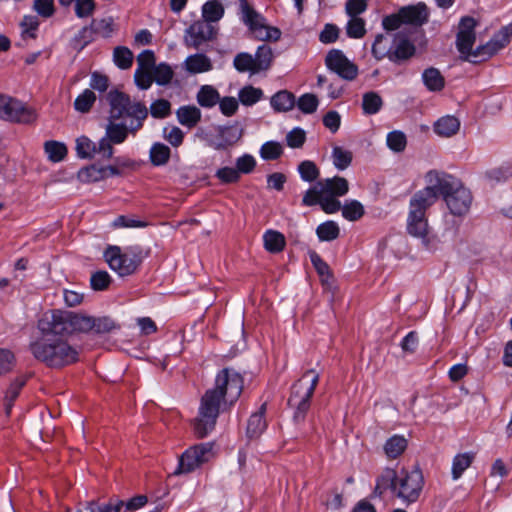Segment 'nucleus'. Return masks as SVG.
<instances>
[{
    "mask_svg": "<svg viewBox=\"0 0 512 512\" xmlns=\"http://www.w3.org/2000/svg\"><path fill=\"white\" fill-rule=\"evenodd\" d=\"M244 379L237 371L224 368L216 375L215 387L205 392L201 399L200 416H218L230 413L240 398Z\"/></svg>",
    "mask_w": 512,
    "mask_h": 512,
    "instance_id": "nucleus-1",
    "label": "nucleus"
},
{
    "mask_svg": "<svg viewBox=\"0 0 512 512\" xmlns=\"http://www.w3.org/2000/svg\"><path fill=\"white\" fill-rule=\"evenodd\" d=\"M424 477L419 468L402 469L400 472L385 468L376 479L375 494L382 496L385 492L409 506L416 503L424 487Z\"/></svg>",
    "mask_w": 512,
    "mask_h": 512,
    "instance_id": "nucleus-2",
    "label": "nucleus"
},
{
    "mask_svg": "<svg viewBox=\"0 0 512 512\" xmlns=\"http://www.w3.org/2000/svg\"><path fill=\"white\" fill-rule=\"evenodd\" d=\"M33 356L52 368H61L78 361L79 351L63 338H42L30 344Z\"/></svg>",
    "mask_w": 512,
    "mask_h": 512,
    "instance_id": "nucleus-3",
    "label": "nucleus"
},
{
    "mask_svg": "<svg viewBox=\"0 0 512 512\" xmlns=\"http://www.w3.org/2000/svg\"><path fill=\"white\" fill-rule=\"evenodd\" d=\"M440 196L454 216L466 215L472 205L473 196L468 188L454 176L439 171Z\"/></svg>",
    "mask_w": 512,
    "mask_h": 512,
    "instance_id": "nucleus-4",
    "label": "nucleus"
},
{
    "mask_svg": "<svg viewBox=\"0 0 512 512\" xmlns=\"http://www.w3.org/2000/svg\"><path fill=\"white\" fill-rule=\"evenodd\" d=\"M143 126V122L131 121L129 125L118 123L116 120L109 118L105 127V136L98 142V151L100 157L109 160L113 157V145L122 144L127 139L129 133L135 135Z\"/></svg>",
    "mask_w": 512,
    "mask_h": 512,
    "instance_id": "nucleus-5",
    "label": "nucleus"
},
{
    "mask_svg": "<svg viewBox=\"0 0 512 512\" xmlns=\"http://www.w3.org/2000/svg\"><path fill=\"white\" fill-rule=\"evenodd\" d=\"M318 382L319 374L314 369H309L294 383L288 399V405L296 414H306L309 412L310 399Z\"/></svg>",
    "mask_w": 512,
    "mask_h": 512,
    "instance_id": "nucleus-6",
    "label": "nucleus"
},
{
    "mask_svg": "<svg viewBox=\"0 0 512 512\" xmlns=\"http://www.w3.org/2000/svg\"><path fill=\"white\" fill-rule=\"evenodd\" d=\"M110 104V117L119 120L124 116L134 118L133 121L144 122L148 116V109L140 102H132L130 97L118 90H112L107 95Z\"/></svg>",
    "mask_w": 512,
    "mask_h": 512,
    "instance_id": "nucleus-7",
    "label": "nucleus"
},
{
    "mask_svg": "<svg viewBox=\"0 0 512 512\" xmlns=\"http://www.w3.org/2000/svg\"><path fill=\"white\" fill-rule=\"evenodd\" d=\"M427 186L417 191L410 199L409 209L426 214L440 196L439 171L430 170L425 175Z\"/></svg>",
    "mask_w": 512,
    "mask_h": 512,
    "instance_id": "nucleus-8",
    "label": "nucleus"
},
{
    "mask_svg": "<svg viewBox=\"0 0 512 512\" xmlns=\"http://www.w3.org/2000/svg\"><path fill=\"white\" fill-rule=\"evenodd\" d=\"M240 8L243 22L260 40H278L281 32L278 28L266 25L265 19L256 12L246 0H240Z\"/></svg>",
    "mask_w": 512,
    "mask_h": 512,
    "instance_id": "nucleus-9",
    "label": "nucleus"
},
{
    "mask_svg": "<svg viewBox=\"0 0 512 512\" xmlns=\"http://www.w3.org/2000/svg\"><path fill=\"white\" fill-rule=\"evenodd\" d=\"M0 118L11 122L30 124L35 121L36 113L21 101L0 94Z\"/></svg>",
    "mask_w": 512,
    "mask_h": 512,
    "instance_id": "nucleus-10",
    "label": "nucleus"
},
{
    "mask_svg": "<svg viewBox=\"0 0 512 512\" xmlns=\"http://www.w3.org/2000/svg\"><path fill=\"white\" fill-rule=\"evenodd\" d=\"M214 457L213 443H200L188 448L179 459L178 471L190 473Z\"/></svg>",
    "mask_w": 512,
    "mask_h": 512,
    "instance_id": "nucleus-11",
    "label": "nucleus"
},
{
    "mask_svg": "<svg viewBox=\"0 0 512 512\" xmlns=\"http://www.w3.org/2000/svg\"><path fill=\"white\" fill-rule=\"evenodd\" d=\"M104 258L109 267L122 277L133 274L140 263L139 259L123 253L118 246H109L104 252Z\"/></svg>",
    "mask_w": 512,
    "mask_h": 512,
    "instance_id": "nucleus-12",
    "label": "nucleus"
},
{
    "mask_svg": "<svg viewBox=\"0 0 512 512\" xmlns=\"http://www.w3.org/2000/svg\"><path fill=\"white\" fill-rule=\"evenodd\" d=\"M326 67L347 81H353L358 76V67L350 61L341 50L332 49L325 58Z\"/></svg>",
    "mask_w": 512,
    "mask_h": 512,
    "instance_id": "nucleus-13",
    "label": "nucleus"
},
{
    "mask_svg": "<svg viewBox=\"0 0 512 512\" xmlns=\"http://www.w3.org/2000/svg\"><path fill=\"white\" fill-rule=\"evenodd\" d=\"M69 311L54 310L38 322V328L43 334L65 335L70 334Z\"/></svg>",
    "mask_w": 512,
    "mask_h": 512,
    "instance_id": "nucleus-14",
    "label": "nucleus"
},
{
    "mask_svg": "<svg viewBox=\"0 0 512 512\" xmlns=\"http://www.w3.org/2000/svg\"><path fill=\"white\" fill-rule=\"evenodd\" d=\"M475 27L476 21L472 17L466 16L460 20L456 47L464 61H467L468 57H472L474 51L472 47L476 40Z\"/></svg>",
    "mask_w": 512,
    "mask_h": 512,
    "instance_id": "nucleus-15",
    "label": "nucleus"
},
{
    "mask_svg": "<svg viewBox=\"0 0 512 512\" xmlns=\"http://www.w3.org/2000/svg\"><path fill=\"white\" fill-rule=\"evenodd\" d=\"M407 231L411 236L420 238L428 250L436 249V240L430 235L426 214L409 209Z\"/></svg>",
    "mask_w": 512,
    "mask_h": 512,
    "instance_id": "nucleus-16",
    "label": "nucleus"
},
{
    "mask_svg": "<svg viewBox=\"0 0 512 512\" xmlns=\"http://www.w3.org/2000/svg\"><path fill=\"white\" fill-rule=\"evenodd\" d=\"M215 31L211 24L196 21L185 31L184 43L189 48L199 49V47L214 37Z\"/></svg>",
    "mask_w": 512,
    "mask_h": 512,
    "instance_id": "nucleus-17",
    "label": "nucleus"
},
{
    "mask_svg": "<svg viewBox=\"0 0 512 512\" xmlns=\"http://www.w3.org/2000/svg\"><path fill=\"white\" fill-rule=\"evenodd\" d=\"M305 206H313L319 204L322 210L328 214L335 213L341 209V203L336 197L324 194L314 188H310L302 199Z\"/></svg>",
    "mask_w": 512,
    "mask_h": 512,
    "instance_id": "nucleus-18",
    "label": "nucleus"
},
{
    "mask_svg": "<svg viewBox=\"0 0 512 512\" xmlns=\"http://www.w3.org/2000/svg\"><path fill=\"white\" fill-rule=\"evenodd\" d=\"M416 48L412 42L405 37L396 35L393 46L390 47L388 59L394 63L408 60L415 54Z\"/></svg>",
    "mask_w": 512,
    "mask_h": 512,
    "instance_id": "nucleus-19",
    "label": "nucleus"
},
{
    "mask_svg": "<svg viewBox=\"0 0 512 512\" xmlns=\"http://www.w3.org/2000/svg\"><path fill=\"white\" fill-rule=\"evenodd\" d=\"M312 188L333 197H340L344 196L348 192L349 185L345 178L336 176L334 178H327L323 181H319Z\"/></svg>",
    "mask_w": 512,
    "mask_h": 512,
    "instance_id": "nucleus-20",
    "label": "nucleus"
},
{
    "mask_svg": "<svg viewBox=\"0 0 512 512\" xmlns=\"http://www.w3.org/2000/svg\"><path fill=\"white\" fill-rule=\"evenodd\" d=\"M399 11L404 24L421 26L428 19L426 6L421 3L417 5L402 7Z\"/></svg>",
    "mask_w": 512,
    "mask_h": 512,
    "instance_id": "nucleus-21",
    "label": "nucleus"
},
{
    "mask_svg": "<svg viewBox=\"0 0 512 512\" xmlns=\"http://www.w3.org/2000/svg\"><path fill=\"white\" fill-rule=\"evenodd\" d=\"M183 68L190 74L209 72L213 68L211 59L202 53L188 56L183 62Z\"/></svg>",
    "mask_w": 512,
    "mask_h": 512,
    "instance_id": "nucleus-22",
    "label": "nucleus"
},
{
    "mask_svg": "<svg viewBox=\"0 0 512 512\" xmlns=\"http://www.w3.org/2000/svg\"><path fill=\"white\" fill-rule=\"evenodd\" d=\"M124 501L111 498L107 503L99 504L95 501L80 504L74 511L69 512H121Z\"/></svg>",
    "mask_w": 512,
    "mask_h": 512,
    "instance_id": "nucleus-23",
    "label": "nucleus"
},
{
    "mask_svg": "<svg viewBox=\"0 0 512 512\" xmlns=\"http://www.w3.org/2000/svg\"><path fill=\"white\" fill-rule=\"evenodd\" d=\"M201 111L193 105L181 106L176 111L178 122L188 128L195 127L201 120Z\"/></svg>",
    "mask_w": 512,
    "mask_h": 512,
    "instance_id": "nucleus-24",
    "label": "nucleus"
},
{
    "mask_svg": "<svg viewBox=\"0 0 512 512\" xmlns=\"http://www.w3.org/2000/svg\"><path fill=\"white\" fill-rule=\"evenodd\" d=\"M459 128L460 121L454 116L442 117L434 124V132L441 137H451L459 131Z\"/></svg>",
    "mask_w": 512,
    "mask_h": 512,
    "instance_id": "nucleus-25",
    "label": "nucleus"
},
{
    "mask_svg": "<svg viewBox=\"0 0 512 512\" xmlns=\"http://www.w3.org/2000/svg\"><path fill=\"white\" fill-rule=\"evenodd\" d=\"M475 454L473 452L458 453L452 460L451 475L453 480H458L462 477L467 468L470 467Z\"/></svg>",
    "mask_w": 512,
    "mask_h": 512,
    "instance_id": "nucleus-26",
    "label": "nucleus"
},
{
    "mask_svg": "<svg viewBox=\"0 0 512 512\" xmlns=\"http://www.w3.org/2000/svg\"><path fill=\"white\" fill-rule=\"evenodd\" d=\"M69 322H71L70 334L74 332L92 331L94 325V317L69 311Z\"/></svg>",
    "mask_w": 512,
    "mask_h": 512,
    "instance_id": "nucleus-27",
    "label": "nucleus"
},
{
    "mask_svg": "<svg viewBox=\"0 0 512 512\" xmlns=\"http://www.w3.org/2000/svg\"><path fill=\"white\" fill-rule=\"evenodd\" d=\"M296 104L295 96L286 90L279 91L271 98V106L277 112L291 110Z\"/></svg>",
    "mask_w": 512,
    "mask_h": 512,
    "instance_id": "nucleus-28",
    "label": "nucleus"
},
{
    "mask_svg": "<svg viewBox=\"0 0 512 512\" xmlns=\"http://www.w3.org/2000/svg\"><path fill=\"white\" fill-rule=\"evenodd\" d=\"M253 57L258 73L268 70L273 62V50L267 44L260 45Z\"/></svg>",
    "mask_w": 512,
    "mask_h": 512,
    "instance_id": "nucleus-29",
    "label": "nucleus"
},
{
    "mask_svg": "<svg viewBox=\"0 0 512 512\" xmlns=\"http://www.w3.org/2000/svg\"><path fill=\"white\" fill-rule=\"evenodd\" d=\"M422 79L425 86L430 91H440L444 88V77L436 68L430 67L428 69H425L422 74Z\"/></svg>",
    "mask_w": 512,
    "mask_h": 512,
    "instance_id": "nucleus-30",
    "label": "nucleus"
},
{
    "mask_svg": "<svg viewBox=\"0 0 512 512\" xmlns=\"http://www.w3.org/2000/svg\"><path fill=\"white\" fill-rule=\"evenodd\" d=\"M224 15V7L217 0L207 1L202 7L203 22L211 24L219 21Z\"/></svg>",
    "mask_w": 512,
    "mask_h": 512,
    "instance_id": "nucleus-31",
    "label": "nucleus"
},
{
    "mask_svg": "<svg viewBox=\"0 0 512 512\" xmlns=\"http://www.w3.org/2000/svg\"><path fill=\"white\" fill-rule=\"evenodd\" d=\"M76 152L78 157L83 159L93 158L95 155L100 156V152L98 151V143L93 142L86 136L77 138Z\"/></svg>",
    "mask_w": 512,
    "mask_h": 512,
    "instance_id": "nucleus-32",
    "label": "nucleus"
},
{
    "mask_svg": "<svg viewBox=\"0 0 512 512\" xmlns=\"http://www.w3.org/2000/svg\"><path fill=\"white\" fill-rule=\"evenodd\" d=\"M170 156V148L163 143H154L150 148L149 157L154 166H163L167 164Z\"/></svg>",
    "mask_w": 512,
    "mask_h": 512,
    "instance_id": "nucleus-33",
    "label": "nucleus"
},
{
    "mask_svg": "<svg viewBox=\"0 0 512 512\" xmlns=\"http://www.w3.org/2000/svg\"><path fill=\"white\" fill-rule=\"evenodd\" d=\"M264 247L271 253L281 252L285 247V237L278 231L268 230L264 236Z\"/></svg>",
    "mask_w": 512,
    "mask_h": 512,
    "instance_id": "nucleus-34",
    "label": "nucleus"
},
{
    "mask_svg": "<svg viewBox=\"0 0 512 512\" xmlns=\"http://www.w3.org/2000/svg\"><path fill=\"white\" fill-rule=\"evenodd\" d=\"M500 49L497 47V45L494 43V41L491 39L489 42H487L484 45L478 46L472 54V57H468L467 61L471 63H478L481 61H485L495 55Z\"/></svg>",
    "mask_w": 512,
    "mask_h": 512,
    "instance_id": "nucleus-35",
    "label": "nucleus"
},
{
    "mask_svg": "<svg viewBox=\"0 0 512 512\" xmlns=\"http://www.w3.org/2000/svg\"><path fill=\"white\" fill-rule=\"evenodd\" d=\"M406 447V438L400 435H394L386 441L384 451L389 458L394 459L401 455L405 451Z\"/></svg>",
    "mask_w": 512,
    "mask_h": 512,
    "instance_id": "nucleus-36",
    "label": "nucleus"
},
{
    "mask_svg": "<svg viewBox=\"0 0 512 512\" xmlns=\"http://www.w3.org/2000/svg\"><path fill=\"white\" fill-rule=\"evenodd\" d=\"M219 96L218 91L214 87L204 85L197 93V102L202 107L211 108L218 103Z\"/></svg>",
    "mask_w": 512,
    "mask_h": 512,
    "instance_id": "nucleus-37",
    "label": "nucleus"
},
{
    "mask_svg": "<svg viewBox=\"0 0 512 512\" xmlns=\"http://www.w3.org/2000/svg\"><path fill=\"white\" fill-rule=\"evenodd\" d=\"M190 426L199 438L208 436L216 426V418H192Z\"/></svg>",
    "mask_w": 512,
    "mask_h": 512,
    "instance_id": "nucleus-38",
    "label": "nucleus"
},
{
    "mask_svg": "<svg viewBox=\"0 0 512 512\" xmlns=\"http://www.w3.org/2000/svg\"><path fill=\"white\" fill-rule=\"evenodd\" d=\"M44 150L47 157L52 162H60L67 155V147L64 143L50 140L44 143Z\"/></svg>",
    "mask_w": 512,
    "mask_h": 512,
    "instance_id": "nucleus-39",
    "label": "nucleus"
},
{
    "mask_svg": "<svg viewBox=\"0 0 512 512\" xmlns=\"http://www.w3.org/2000/svg\"><path fill=\"white\" fill-rule=\"evenodd\" d=\"M383 106V100L376 92H367L362 98V109L365 114L373 115L380 111Z\"/></svg>",
    "mask_w": 512,
    "mask_h": 512,
    "instance_id": "nucleus-40",
    "label": "nucleus"
},
{
    "mask_svg": "<svg viewBox=\"0 0 512 512\" xmlns=\"http://www.w3.org/2000/svg\"><path fill=\"white\" fill-rule=\"evenodd\" d=\"M235 69L241 73L249 72L251 74H257V68L255 66L254 57L246 52L239 53L233 60Z\"/></svg>",
    "mask_w": 512,
    "mask_h": 512,
    "instance_id": "nucleus-41",
    "label": "nucleus"
},
{
    "mask_svg": "<svg viewBox=\"0 0 512 512\" xmlns=\"http://www.w3.org/2000/svg\"><path fill=\"white\" fill-rule=\"evenodd\" d=\"M134 55L132 51L125 46H118L113 51L114 63L123 70L132 66Z\"/></svg>",
    "mask_w": 512,
    "mask_h": 512,
    "instance_id": "nucleus-42",
    "label": "nucleus"
},
{
    "mask_svg": "<svg viewBox=\"0 0 512 512\" xmlns=\"http://www.w3.org/2000/svg\"><path fill=\"white\" fill-rule=\"evenodd\" d=\"M238 97L243 105L251 106L263 97V91L260 88L247 85L239 91Z\"/></svg>",
    "mask_w": 512,
    "mask_h": 512,
    "instance_id": "nucleus-43",
    "label": "nucleus"
},
{
    "mask_svg": "<svg viewBox=\"0 0 512 512\" xmlns=\"http://www.w3.org/2000/svg\"><path fill=\"white\" fill-rule=\"evenodd\" d=\"M342 215L349 221H357L364 215V207L357 200H350L341 207Z\"/></svg>",
    "mask_w": 512,
    "mask_h": 512,
    "instance_id": "nucleus-44",
    "label": "nucleus"
},
{
    "mask_svg": "<svg viewBox=\"0 0 512 512\" xmlns=\"http://www.w3.org/2000/svg\"><path fill=\"white\" fill-rule=\"evenodd\" d=\"M339 226L334 221H327L317 227L316 233L321 241H332L339 236Z\"/></svg>",
    "mask_w": 512,
    "mask_h": 512,
    "instance_id": "nucleus-45",
    "label": "nucleus"
},
{
    "mask_svg": "<svg viewBox=\"0 0 512 512\" xmlns=\"http://www.w3.org/2000/svg\"><path fill=\"white\" fill-rule=\"evenodd\" d=\"M78 178L82 182H97L105 179L103 167L91 165L82 168L78 172Z\"/></svg>",
    "mask_w": 512,
    "mask_h": 512,
    "instance_id": "nucleus-46",
    "label": "nucleus"
},
{
    "mask_svg": "<svg viewBox=\"0 0 512 512\" xmlns=\"http://www.w3.org/2000/svg\"><path fill=\"white\" fill-rule=\"evenodd\" d=\"M333 164L339 170L346 169L352 162V152L336 146L332 151Z\"/></svg>",
    "mask_w": 512,
    "mask_h": 512,
    "instance_id": "nucleus-47",
    "label": "nucleus"
},
{
    "mask_svg": "<svg viewBox=\"0 0 512 512\" xmlns=\"http://www.w3.org/2000/svg\"><path fill=\"white\" fill-rule=\"evenodd\" d=\"M346 33L350 38H362L366 34L365 21L361 17L349 16Z\"/></svg>",
    "mask_w": 512,
    "mask_h": 512,
    "instance_id": "nucleus-48",
    "label": "nucleus"
},
{
    "mask_svg": "<svg viewBox=\"0 0 512 512\" xmlns=\"http://www.w3.org/2000/svg\"><path fill=\"white\" fill-rule=\"evenodd\" d=\"M96 100V96L93 91L86 89L84 90L75 100L74 107L81 113L88 112Z\"/></svg>",
    "mask_w": 512,
    "mask_h": 512,
    "instance_id": "nucleus-49",
    "label": "nucleus"
},
{
    "mask_svg": "<svg viewBox=\"0 0 512 512\" xmlns=\"http://www.w3.org/2000/svg\"><path fill=\"white\" fill-rule=\"evenodd\" d=\"M26 380L24 378H18L11 383L5 396V412L6 414L11 413L12 402L18 397L20 390L25 385Z\"/></svg>",
    "mask_w": 512,
    "mask_h": 512,
    "instance_id": "nucleus-50",
    "label": "nucleus"
},
{
    "mask_svg": "<svg viewBox=\"0 0 512 512\" xmlns=\"http://www.w3.org/2000/svg\"><path fill=\"white\" fill-rule=\"evenodd\" d=\"M301 178L306 182H313L319 176V169L313 161L305 160L298 166Z\"/></svg>",
    "mask_w": 512,
    "mask_h": 512,
    "instance_id": "nucleus-51",
    "label": "nucleus"
},
{
    "mask_svg": "<svg viewBox=\"0 0 512 512\" xmlns=\"http://www.w3.org/2000/svg\"><path fill=\"white\" fill-rule=\"evenodd\" d=\"M283 153L280 143L275 141H268L264 143L260 149V155L264 160L278 159Z\"/></svg>",
    "mask_w": 512,
    "mask_h": 512,
    "instance_id": "nucleus-52",
    "label": "nucleus"
},
{
    "mask_svg": "<svg viewBox=\"0 0 512 512\" xmlns=\"http://www.w3.org/2000/svg\"><path fill=\"white\" fill-rule=\"evenodd\" d=\"M90 26L93 29V33L106 38L113 32V19L111 17L94 19Z\"/></svg>",
    "mask_w": 512,
    "mask_h": 512,
    "instance_id": "nucleus-53",
    "label": "nucleus"
},
{
    "mask_svg": "<svg viewBox=\"0 0 512 512\" xmlns=\"http://www.w3.org/2000/svg\"><path fill=\"white\" fill-rule=\"evenodd\" d=\"M153 79L160 85L168 84L172 77L173 71L171 67L165 63H160L152 70Z\"/></svg>",
    "mask_w": 512,
    "mask_h": 512,
    "instance_id": "nucleus-54",
    "label": "nucleus"
},
{
    "mask_svg": "<svg viewBox=\"0 0 512 512\" xmlns=\"http://www.w3.org/2000/svg\"><path fill=\"white\" fill-rule=\"evenodd\" d=\"M111 283V277L108 272L100 270L91 275L90 285L95 291L106 290Z\"/></svg>",
    "mask_w": 512,
    "mask_h": 512,
    "instance_id": "nucleus-55",
    "label": "nucleus"
},
{
    "mask_svg": "<svg viewBox=\"0 0 512 512\" xmlns=\"http://www.w3.org/2000/svg\"><path fill=\"white\" fill-rule=\"evenodd\" d=\"M318 103L316 95L311 93L302 95L296 102L298 108L305 114L314 113L317 110Z\"/></svg>",
    "mask_w": 512,
    "mask_h": 512,
    "instance_id": "nucleus-56",
    "label": "nucleus"
},
{
    "mask_svg": "<svg viewBox=\"0 0 512 512\" xmlns=\"http://www.w3.org/2000/svg\"><path fill=\"white\" fill-rule=\"evenodd\" d=\"M406 136L401 131H392L387 135V145L394 152H402L406 147Z\"/></svg>",
    "mask_w": 512,
    "mask_h": 512,
    "instance_id": "nucleus-57",
    "label": "nucleus"
},
{
    "mask_svg": "<svg viewBox=\"0 0 512 512\" xmlns=\"http://www.w3.org/2000/svg\"><path fill=\"white\" fill-rule=\"evenodd\" d=\"M265 418H249L246 426V434L250 439L257 438L266 429Z\"/></svg>",
    "mask_w": 512,
    "mask_h": 512,
    "instance_id": "nucleus-58",
    "label": "nucleus"
},
{
    "mask_svg": "<svg viewBox=\"0 0 512 512\" xmlns=\"http://www.w3.org/2000/svg\"><path fill=\"white\" fill-rule=\"evenodd\" d=\"M74 4L75 14L78 18H88L95 11L94 0H77Z\"/></svg>",
    "mask_w": 512,
    "mask_h": 512,
    "instance_id": "nucleus-59",
    "label": "nucleus"
},
{
    "mask_svg": "<svg viewBox=\"0 0 512 512\" xmlns=\"http://www.w3.org/2000/svg\"><path fill=\"white\" fill-rule=\"evenodd\" d=\"M93 29L91 26L83 27L78 34L73 38V45L75 49L82 50L87 44L93 40Z\"/></svg>",
    "mask_w": 512,
    "mask_h": 512,
    "instance_id": "nucleus-60",
    "label": "nucleus"
},
{
    "mask_svg": "<svg viewBox=\"0 0 512 512\" xmlns=\"http://www.w3.org/2000/svg\"><path fill=\"white\" fill-rule=\"evenodd\" d=\"M171 104L165 99H159L151 104L150 112L154 118H165L170 114Z\"/></svg>",
    "mask_w": 512,
    "mask_h": 512,
    "instance_id": "nucleus-61",
    "label": "nucleus"
},
{
    "mask_svg": "<svg viewBox=\"0 0 512 512\" xmlns=\"http://www.w3.org/2000/svg\"><path fill=\"white\" fill-rule=\"evenodd\" d=\"M368 0H347L345 3V12L348 16L359 17L368 7Z\"/></svg>",
    "mask_w": 512,
    "mask_h": 512,
    "instance_id": "nucleus-62",
    "label": "nucleus"
},
{
    "mask_svg": "<svg viewBox=\"0 0 512 512\" xmlns=\"http://www.w3.org/2000/svg\"><path fill=\"white\" fill-rule=\"evenodd\" d=\"M305 140V131L298 127L291 130L286 136L287 145L291 148L302 147L303 144L305 143Z\"/></svg>",
    "mask_w": 512,
    "mask_h": 512,
    "instance_id": "nucleus-63",
    "label": "nucleus"
},
{
    "mask_svg": "<svg viewBox=\"0 0 512 512\" xmlns=\"http://www.w3.org/2000/svg\"><path fill=\"white\" fill-rule=\"evenodd\" d=\"M512 37V24L502 27L492 38L497 47L501 50L509 44Z\"/></svg>",
    "mask_w": 512,
    "mask_h": 512,
    "instance_id": "nucleus-64",
    "label": "nucleus"
}]
</instances>
